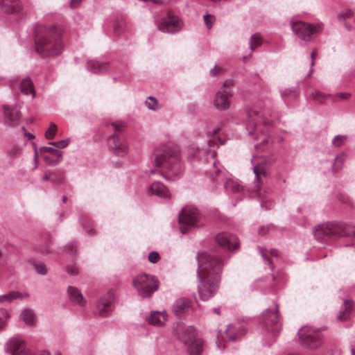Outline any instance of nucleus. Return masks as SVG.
<instances>
[{
    "mask_svg": "<svg viewBox=\"0 0 355 355\" xmlns=\"http://www.w3.org/2000/svg\"><path fill=\"white\" fill-rule=\"evenodd\" d=\"M4 121L6 125L15 126L21 119V113L17 105L10 107L3 105Z\"/></svg>",
    "mask_w": 355,
    "mask_h": 355,
    "instance_id": "f3484780",
    "label": "nucleus"
},
{
    "mask_svg": "<svg viewBox=\"0 0 355 355\" xmlns=\"http://www.w3.org/2000/svg\"><path fill=\"white\" fill-rule=\"evenodd\" d=\"M5 347L6 352L10 355H23L26 349L24 341L17 338H10Z\"/></svg>",
    "mask_w": 355,
    "mask_h": 355,
    "instance_id": "aec40b11",
    "label": "nucleus"
},
{
    "mask_svg": "<svg viewBox=\"0 0 355 355\" xmlns=\"http://www.w3.org/2000/svg\"><path fill=\"white\" fill-rule=\"evenodd\" d=\"M353 10H351V9H347L345 11H343V12L340 13L338 15V19L339 21H345L347 19L351 17L352 15H353Z\"/></svg>",
    "mask_w": 355,
    "mask_h": 355,
    "instance_id": "c03bdc74",
    "label": "nucleus"
},
{
    "mask_svg": "<svg viewBox=\"0 0 355 355\" xmlns=\"http://www.w3.org/2000/svg\"><path fill=\"white\" fill-rule=\"evenodd\" d=\"M21 129L24 131V137H26L28 140H31L35 138V136L32 133L26 132L25 131V128L24 126H22Z\"/></svg>",
    "mask_w": 355,
    "mask_h": 355,
    "instance_id": "4d7b16f0",
    "label": "nucleus"
},
{
    "mask_svg": "<svg viewBox=\"0 0 355 355\" xmlns=\"http://www.w3.org/2000/svg\"><path fill=\"white\" fill-rule=\"evenodd\" d=\"M268 168V166L266 162H261L257 163L253 167V172L255 175L254 184H255V192L258 197H261L258 188L259 187V179L260 175L266 176V170Z\"/></svg>",
    "mask_w": 355,
    "mask_h": 355,
    "instance_id": "4be33fe9",
    "label": "nucleus"
},
{
    "mask_svg": "<svg viewBox=\"0 0 355 355\" xmlns=\"http://www.w3.org/2000/svg\"><path fill=\"white\" fill-rule=\"evenodd\" d=\"M329 96H331V95L324 94L315 89H313L308 97V99L320 105L322 104Z\"/></svg>",
    "mask_w": 355,
    "mask_h": 355,
    "instance_id": "cd10ccee",
    "label": "nucleus"
},
{
    "mask_svg": "<svg viewBox=\"0 0 355 355\" xmlns=\"http://www.w3.org/2000/svg\"><path fill=\"white\" fill-rule=\"evenodd\" d=\"M217 73H222V69L216 64L213 69L210 70V75L215 76Z\"/></svg>",
    "mask_w": 355,
    "mask_h": 355,
    "instance_id": "5fc2aeb1",
    "label": "nucleus"
},
{
    "mask_svg": "<svg viewBox=\"0 0 355 355\" xmlns=\"http://www.w3.org/2000/svg\"><path fill=\"white\" fill-rule=\"evenodd\" d=\"M67 293L70 300L74 304L79 306H84L85 300L81 293L73 286H69Z\"/></svg>",
    "mask_w": 355,
    "mask_h": 355,
    "instance_id": "b1692460",
    "label": "nucleus"
},
{
    "mask_svg": "<svg viewBox=\"0 0 355 355\" xmlns=\"http://www.w3.org/2000/svg\"><path fill=\"white\" fill-rule=\"evenodd\" d=\"M159 254L156 251H152L148 254V261L150 263H155L159 260Z\"/></svg>",
    "mask_w": 355,
    "mask_h": 355,
    "instance_id": "09e8293b",
    "label": "nucleus"
},
{
    "mask_svg": "<svg viewBox=\"0 0 355 355\" xmlns=\"http://www.w3.org/2000/svg\"><path fill=\"white\" fill-rule=\"evenodd\" d=\"M50 145H53V146H55L58 148H65L68 146L69 144V140L67 139H62L59 141H56V142H49V143Z\"/></svg>",
    "mask_w": 355,
    "mask_h": 355,
    "instance_id": "8fccbe9b",
    "label": "nucleus"
},
{
    "mask_svg": "<svg viewBox=\"0 0 355 355\" xmlns=\"http://www.w3.org/2000/svg\"><path fill=\"white\" fill-rule=\"evenodd\" d=\"M281 96L286 105L295 100L298 96L297 91L294 88H287L281 92Z\"/></svg>",
    "mask_w": 355,
    "mask_h": 355,
    "instance_id": "c85d7f7f",
    "label": "nucleus"
},
{
    "mask_svg": "<svg viewBox=\"0 0 355 355\" xmlns=\"http://www.w3.org/2000/svg\"><path fill=\"white\" fill-rule=\"evenodd\" d=\"M139 295L142 297H149L158 289L157 280L152 275L141 274L138 275L132 282Z\"/></svg>",
    "mask_w": 355,
    "mask_h": 355,
    "instance_id": "6e6552de",
    "label": "nucleus"
},
{
    "mask_svg": "<svg viewBox=\"0 0 355 355\" xmlns=\"http://www.w3.org/2000/svg\"><path fill=\"white\" fill-rule=\"evenodd\" d=\"M226 334L227 335L229 340L231 341H235L239 338V335L234 333L233 327H232L230 324L228 325Z\"/></svg>",
    "mask_w": 355,
    "mask_h": 355,
    "instance_id": "49530a36",
    "label": "nucleus"
},
{
    "mask_svg": "<svg viewBox=\"0 0 355 355\" xmlns=\"http://www.w3.org/2000/svg\"><path fill=\"white\" fill-rule=\"evenodd\" d=\"M67 271L71 275H76L78 273V269L75 265H70L67 267Z\"/></svg>",
    "mask_w": 355,
    "mask_h": 355,
    "instance_id": "864d4df0",
    "label": "nucleus"
},
{
    "mask_svg": "<svg viewBox=\"0 0 355 355\" xmlns=\"http://www.w3.org/2000/svg\"><path fill=\"white\" fill-rule=\"evenodd\" d=\"M180 230L182 234H187L192 227L202 225L201 214L198 209L192 206L185 207L179 214Z\"/></svg>",
    "mask_w": 355,
    "mask_h": 355,
    "instance_id": "423d86ee",
    "label": "nucleus"
},
{
    "mask_svg": "<svg viewBox=\"0 0 355 355\" xmlns=\"http://www.w3.org/2000/svg\"><path fill=\"white\" fill-rule=\"evenodd\" d=\"M192 302L189 299L182 297L178 299L173 304V311L174 314L181 318L193 312Z\"/></svg>",
    "mask_w": 355,
    "mask_h": 355,
    "instance_id": "dca6fc26",
    "label": "nucleus"
},
{
    "mask_svg": "<svg viewBox=\"0 0 355 355\" xmlns=\"http://www.w3.org/2000/svg\"><path fill=\"white\" fill-rule=\"evenodd\" d=\"M197 261L198 293L200 298L206 301L218 292L223 262L220 257L206 252L200 253Z\"/></svg>",
    "mask_w": 355,
    "mask_h": 355,
    "instance_id": "f257e3e1",
    "label": "nucleus"
},
{
    "mask_svg": "<svg viewBox=\"0 0 355 355\" xmlns=\"http://www.w3.org/2000/svg\"><path fill=\"white\" fill-rule=\"evenodd\" d=\"M234 85V80H226L220 89L216 93L214 98V105L218 110H226L230 107L229 98L232 92L230 87Z\"/></svg>",
    "mask_w": 355,
    "mask_h": 355,
    "instance_id": "9d476101",
    "label": "nucleus"
},
{
    "mask_svg": "<svg viewBox=\"0 0 355 355\" xmlns=\"http://www.w3.org/2000/svg\"><path fill=\"white\" fill-rule=\"evenodd\" d=\"M35 248L39 252L42 253H49L50 252V243L48 241L44 245H38Z\"/></svg>",
    "mask_w": 355,
    "mask_h": 355,
    "instance_id": "de8ad7c7",
    "label": "nucleus"
},
{
    "mask_svg": "<svg viewBox=\"0 0 355 355\" xmlns=\"http://www.w3.org/2000/svg\"><path fill=\"white\" fill-rule=\"evenodd\" d=\"M216 241L219 246L230 251L236 250L239 247L237 237L230 233L221 232L216 235Z\"/></svg>",
    "mask_w": 355,
    "mask_h": 355,
    "instance_id": "ddd939ff",
    "label": "nucleus"
},
{
    "mask_svg": "<svg viewBox=\"0 0 355 355\" xmlns=\"http://www.w3.org/2000/svg\"><path fill=\"white\" fill-rule=\"evenodd\" d=\"M216 182H223V187L227 193H232L234 194H241L243 193L244 188L241 182L227 178L222 171H218L216 174Z\"/></svg>",
    "mask_w": 355,
    "mask_h": 355,
    "instance_id": "f8f14e48",
    "label": "nucleus"
},
{
    "mask_svg": "<svg viewBox=\"0 0 355 355\" xmlns=\"http://www.w3.org/2000/svg\"><path fill=\"white\" fill-rule=\"evenodd\" d=\"M347 138V135H338L332 139L331 144L336 148L340 147L345 143Z\"/></svg>",
    "mask_w": 355,
    "mask_h": 355,
    "instance_id": "4c0bfd02",
    "label": "nucleus"
},
{
    "mask_svg": "<svg viewBox=\"0 0 355 355\" xmlns=\"http://www.w3.org/2000/svg\"><path fill=\"white\" fill-rule=\"evenodd\" d=\"M315 239L322 243H328L334 238L351 237L352 242L346 245H355V226L340 222H330L322 224L313 230Z\"/></svg>",
    "mask_w": 355,
    "mask_h": 355,
    "instance_id": "7ed1b4c3",
    "label": "nucleus"
},
{
    "mask_svg": "<svg viewBox=\"0 0 355 355\" xmlns=\"http://www.w3.org/2000/svg\"><path fill=\"white\" fill-rule=\"evenodd\" d=\"M204 350V343L202 339H195L188 346L189 355H202Z\"/></svg>",
    "mask_w": 355,
    "mask_h": 355,
    "instance_id": "393cba45",
    "label": "nucleus"
},
{
    "mask_svg": "<svg viewBox=\"0 0 355 355\" xmlns=\"http://www.w3.org/2000/svg\"><path fill=\"white\" fill-rule=\"evenodd\" d=\"M345 309L340 311L337 315V319L343 320L347 318V315L349 313V309L352 306V302L349 300H344Z\"/></svg>",
    "mask_w": 355,
    "mask_h": 355,
    "instance_id": "f704fd0d",
    "label": "nucleus"
},
{
    "mask_svg": "<svg viewBox=\"0 0 355 355\" xmlns=\"http://www.w3.org/2000/svg\"><path fill=\"white\" fill-rule=\"evenodd\" d=\"M259 250L265 263L270 266L271 270H273L274 266L272 265V261L266 257L261 248L259 247Z\"/></svg>",
    "mask_w": 355,
    "mask_h": 355,
    "instance_id": "3c124183",
    "label": "nucleus"
},
{
    "mask_svg": "<svg viewBox=\"0 0 355 355\" xmlns=\"http://www.w3.org/2000/svg\"><path fill=\"white\" fill-rule=\"evenodd\" d=\"M23 355H34L33 354H32L31 352H29L28 350H27L26 349H25V352L24 354H23Z\"/></svg>",
    "mask_w": 355,
    "mask_h": 355,
    "instance_id": "774afa93",
    "label": "nucleus"
},
{
    "mask_svg": "<svg viewBox=\"0 0 355 355\" xmlns=\"http://www.w3.org/2000/svg\"><path fill=\"white\" fill-rule=\"evenodd\" d=\"M346 158V155L345 153H341L339 155H337L335 159L334 164L332 165V169L334 171L340 170L342 168L343 164Z\"/></svg>",
    "mask_w": 355,
    "mask_h": 355,
    "instance_id": "e433bc0d",
    "label": "nucleus"
},
{
    "mask_svg": "<svg viewBox=\"0 0 355 355\" xmlns=\"http://www.w3.org/2000/svg\"><path fill=\"white\" fill-rule=\"evenodd\" d=\"M350 96L349 93H343L340 92L337 94V96L338 98H343V99H347Z\"/></svg>",
    "mask_w": 355,
    "mask_h": 355,
    "instance_id": "bf43d9fd",
    "label": "nucleus"
},
{
    "mask_svg": "<svg viewBox=\"0 0 355 355\" xmlns=\"http://www.w3.org/2000/svg\"><path fill=\"white\" fill-rule=\"evenodd\" d=\"M156 166L166 169L176 178L180 177L184 171V166L180 159L179 150L176 147L166 146L155 157Z\"/></svg>",
    "mask_w": 355,
    "mask_h": 355,
    "instance_id": "20e7f679",
    "label": "nucleus"
},
{
    "mask_svg": "<svg viewBox=\"0 0 355 355\" xmlns=\"http://www.w3.org/2000/svg\"><path fill=\"white\" fill-rule=\"evenodd\" d=\"M33 268L36 272L39 275H44L46 274V268L44 263L41 262H35Z\"/></svg>",
    "mask_w": 355,
    "mask_h": 355,
    "instance_id": "79ce46f5",
    "label": "nucleus"
},
{
    "mask_svg": "<svg viewBox=\"0 0 355 355\" xmlns=\"http://www.w3.org/2000/svg\"><path fill=\"white\" fill-rule=\"evenodd\" d=\"M300 343L309 349H315L322 343L321 332L318 329L303 327L297 332Z\"/></svg>",
    "mask_w": 355,
    "mask_h": 355,
    "instance_id": "1a4fd4ad",
    "label": "nucleus"
},
{
    "mask_svg": "<svg viewBox=\"0 0 355 355\" xmlns=\"http://www.w3.org/2000/svg\"><path fill=\"white\" fill-rule=\"evenodd\" d=\"M147 320L150 324L161 326L166 320L164 311H153Z\"/></svg>",
    "mask_w": 355,
    "mask_h": 355,
    "instance_id": "a878e982",
    "label": "nucleus"
},
{
    "mask_svg": "<svg viewBox=\"0 0 355 355\" xmlns=\"http://www.w3.org/2000/svg\"><path fill=\"white\" fill-rule=\"evenodd\" d=\"M37 157H38V153H37V151L35 150V155H34V159H35L34 164H35V166L33 167V169L36 168L38 166Z\"/></svg>",
    "mask_w": 355,
    "mask_h": 355,
    "instance_id": "680f3d73",
    "label": "nucleus"
},
{
    "mask_svg": "<svg viewBox=\"0 0 355 355\" xmlns=\"http://www.w3.org/2000/svg\"><path fill=\"white\" fill-rule=\"evenodd\" d=\"M113 132L107 138V146L117 156H124L128 153V146L121 133L122 123H111L107 125Z\"/></svg>",
    "mask_w": 355,
    "mask_h": 355,
    "instance_id": "39448f33",
    "label": "nucleus"
},
{
    "mask_svg": "<svg viewBox=\"0 0 355 355\" xmlns=\"http://www.w3.org/2000/svg\"><path fill=\"white\" fill-rule=\"evenodd\" d=\"M18 153H19V148L17 147H14L10 150L9 154L10 155L16 156Z\"/></svg>",
    "mask_w": 355,
    "mask_h": 355,
    "instance_id": "052dcab7",
    "label": "nucleus"
},
{
    "mask_svg": "<svg viewBox=\"0 0 355 355\" xmlns=\"http://www.w3.org/2000/svg\"><path fill=\"white\" fill-rule=\"evenodd\" d=\"M265 321L277 324L279 321V305L275 303L274 309H267L265 313Z\"/></svg>",
    "mask_w": 355,
    "mask_h": 355,
    "instance_id": "c756f323",
    "label": "nucleus"
},
{
    "mask_svg": "<svg viewBox=\"0 0 355 355\" xmlns=\"http://www.w3.org/2000/svg\"><path fill=\"white\" fill-rule=\"evenodd\" d=\"M148 193L155 195L162 198L169 200L171 193L168 189L162 182H155L148 189Z\"/></svg>",
    "mask_w": 355,
    "mask_h": 355,
    "instance_id": "412c9836",
    "label": "nucleus"
},
{
    "mask_svg": "<svg viewBox=\"0 0 355 355\" xmlns=\"http://www.w3.org/2000/svg\"><path fill=\"white\" fill-rule=\"evenodd\" d=\"M51 182L53 185H60L64 182V174L59 170H54L51 171Z\"/></svg>",
    "mask_w": 355,
    "mask_h": 355,
    "instance_id": "473e14b6",
    "label": "nucleus"
},
{
    "mask_svg": "<svg viewBox=\"0 0 355 355\" xmlns=\"http://www.w3.org/2000/svg\"><path fill=\"white\" fill-rule=\"evenodd\" d=\"M51 172H49L48 174H46L42 177V182H46L47 180L51 181Z\"/></svg>",
    "mask_w": 355,
    "mask_h": 355,
    "instance_id": "e2e57ef3",
    "label": "nucleus"
},
{
    "mask_svg": "<svg viewBox=\"0 0 355 355\" xmlns=\"http://www.w3.org/2000/svg\"><path fill=\"white\" fill-rule=\"evenodd\" d=\"M314 56H315V53H314V52H312V53H311V67H313V64H314V62H313Z\"/></svg>",
    "mask_w": 355,
    "mask_h": 355,
    "instance_id": "69168bd1",
    "label": "nucleus"
},
{
    "mask_svg": "<svg viewBox=\"0 0 355 355\" xmlns=\"http://www.w3.org/2000/svg\"><path fill=\"white\" fill-rule=\"evenodd\" d=\"M126 27V22L125 21H118L114 26V32L116 35H120Z\"/></svg>",
    "mask_w": 355,
    "mask_h": 355,
    "instance_id": "ea45409f",
    "label": "nucleus"
},
{
    "mask_svg": "<svg viewBox=\"0 0 355 355\" xmlns=\"http://www.w3.org/2000/svg\"><path fill=\"white\" fill-rule=\"evenodd\" d=\"M67 250L71 254H74L77 252V246L73 243H69L66 246Z\"/></svg>",
    "mask_w": 355,
    "mask_h": 355,
    "instance_id": "603ef678",
    "label": "nucleus"
},
{
    "mask_svg": "<svg viewBox=\"0 0 355 355\" xmlns=\"http://www.w3.org/2000/svg\"><path fill=\"white\" fill-rule=\"evenodd\" d=\"M20 318L28 325H33L35 320V315L33 310L28 309L24 310L21 315Z\"/></svg>",
    "mask_w": 355,
    "mask_h": 355,
    "instance_id": "2f4dec72",
    "label": "nucleus"
},
{
    "mask_svg": "<svg viewBox=\"0 0 355 355\" xmlns=\"http://www.w3.org/2000/svg\"><path fill=\"white\" fill-rule=\"evenodd\" d=\"M17 298H22L21 294L18 291H11L8 294L0 295V303L4 301L11 302Z\"/></svg>",
    "mask_w": 355,
    "mask_h": 355,
    "instance_id": "72a5a7b5",
    "label": "nucleus"
},
{
    "mask_svg": "<svg viewBox=\"0 0 355 355\" xmlns=\"http://www.w3.org/2000/svg\"><path fill=\"white\" fill-rule=\"evenodd\" d=\"M178 339L184 344H187L195 336V329L193 326H186L183 323H178L175 329Z\"/></svg>",
    "mask_w": 355,
    "mask_h": 355,
    "instance_id": "a211bd4d",
    "label": "nucleus"
},
{
    "mask_svg": "<svg viewBox=\"0 0 355 355\" xmlns=\"http://www.w3.org/2000/svg\"><path fill=\"white\" fill-rule=\"evenodd\" d=\"M182 20L178 16L168 15L161 19L157 28L163 33H175L182 29Z\"/></svg>",
    "mask_w": 355,
    "mask_h": 355,
    "instance_id": "9b49d317",
    "label": "nucleus"
},
{
    "mask_svg": "<svg viewBox=\"0 0 355 355\" xmlns=\"http://www.w3.org/2000/svg\"><path fill=\"white\" fill-rule=\"evenodd\" d=\"M270 254L274 257H277L278 254H279V252L277 250L275 249H271L270 251Z\"/></svg>",
    "mask_w": 355,
    "mask_h": 355,
    "instance_id": "0e129e2a",
    "label": "nucleus"
},
{
    "mask_svg": "<svg viewBox=\"0 0 355 355\" xmlns=\"http://www.w3.org/2000/svg\"><path fill=\"white\" fill-rule=\"evenodd\" d=\"M82 2V0H71L70 6L72 8L78 7Z\"/></svg>",
    "mask_w": 355,
    "mask_h": 355,
    "instance_id": "6e6d98bb",
    "label": "nucleus"
},
{
    "mask_svg": "<svg viewBox=\"0 0 355 355\" xmlns=\"http://www.w3.org/2000/svg\"><path fill=\"white\" fill-rule=\"evenodd\" d=\"M20 89L24 94L28 95L31 94L33 98L35 97V93L33 85L28 77L24 78L20 84Z\"/></svg>",
    "mask_w": 355,
    "mask_h": 355,
    "instance_id": "7c9ffc66",
    "label": "nucleus"
},
{
    "mask_svg": "<svg viewBox=\"0 0 355 355\" xmlns=\"http://www.w3.org/2000/svg\"><path fill=\"white\" fill-rule=\"evenodd\" d=\"M148 1H152L156 4L163 5L168 3L170 2V0H149Z\"/></svg>",
    "mask_w": 355,
    "mask_h": 355,
    "instance_id": "13d9d810",
    "label": "nucleus"
},
{
    "mask_svg": "<svg viewBox=\"0 0 355 355\" xmlns=\"http://www.w3.org/2000/svg\"><path fill=\"white\" fill-rule=\"evenodd\" d=\"M57 132V126L54 123H51L49 129L45 132V137L47 139H52Z\"/></svg>",
    "mask_w": 355,
    "mask_h": 355,
    "instance_id": "a19ab883",
    "label": "nucleus"
},
{
    "mask_svg": "<svg viewBox=\"0 0 355 355\" xmlns=\"http://www.w3.org/2000/svg\"><path fill=\"white\" fill-rule=\"evenodd\" d=\"M40 150L42 153H49L56 157L53 162L50 163L51 165L54 166L62 161V154L60 150L50 146H42Z\"/></svg>",
    "mask_w": 355,
    "mask_h": 355,
    "instance_id": "bb28decb",
    "label": "nucleus"
},
{
    "mask_svg": "<svg viewBox=\"0 0 355 355\" xmlns=\"http://www.w3.org/2000/svg\"><path fill=\"white\" fill-rule=\"evenodd\" d=\"M40 355H51L50 352L47 350H44L40 352Z\"/></svg>",
    "mask_w": 355,
    "mask_h": 355,
    "instance_id": "338daca9",
    "label": "nucleus"
},
{
    "mask_svg": "<svg viewBox=\"0 0 355 355\" xmlns=\"http://www.w3.org/2000/svg\"><path fill=\"white\" fill-rule=\"evenodd\" d=\"M9 317V314L7 311L4 309H0V329L3 328L6 324V320Z\"/></svg>",
    "mask_w": 355,
    "mask_h": 355,
    "instance_id": "a18cd8bd",
    "label": "nucleus"
},
{
    "mask_svg": "<svg viewBox=\"0 0 355 355\" xmlns=\"http://www.w3.org/2000/svg\"><path fill=\"white\" fill-rule=\"evenodd\" d=\"M114 295L107 292L97 302L96 307L101 316L108 315L114 309Z\"/></svg>",
    "mask_w": 355,
    "mask_h": 355,
    "instance_id": "2eb2a0df",
    "label": "nucleus"
},
{
    "mask_svg": "<svg viewBox=\"0 0 355 355\" xmlns=\"http://www.w3.org/2000/svg\"><path fill=\"white\" fill-rule=\"evenodd\" d=\"M261 37L259 33L253 34L249 42V48L252 51H254L257 46L261 44Z\"/></svg>",
    "mask_w": 355,
    "mask_h": 355,
    "instance_id": "c9c22d12",
    "label": "nucleus"
},
{
    "mask_svg": "<svg viewBox=\"0 0 355 355\" xmlns=\"http://www.w3.org/2000/svg\"><path fill=\"white\" fill-rule=\"evenodd\" d=\"M146 106L151 110H156L158 109V102L157 100L153 96L148 97L147 100L145 101Z\"/></svg>",
    "mask_w": 355,
    "mask_h": 355,
    "instance_id": "58836bf2",
    "label": "nucleus"
},
{
    "mask_svg": "<svg viewBox=\"0 0 355 355\" xmlns=\"http://www.w3.org/2000/svg\"><path fill=\"white\" fill-rule=\"evenodd\" d=\"M109 67V64L105 62H99L98 60H91L87 62V69L94 73H103Z\"/></svg>",
    "mask_w": 355,
    "mask_h": 355,
    "instance_id": "5701e85b",
    "label": "nucleus"
},
{
    "mask_svg": "<svg viewBox=\"0 0 355 355\" xmlns=\"http://www.w3.org/2000/svg\"><path fill=\"white\" fill-rule=\"evenodd\" d=\"M291 28L294 34L304 41H311L323 28L322 23L309 24L302 21H291Z\"/></svg>",
    "mask_w": 355,
    "mask_h": 355,
    "instance_id": "0eeeda50",
    "label": "nucleus"
},
{
    "mask_svg": "<svg viewBox=\"0 0 355 355\" xmlns=\"http://www.w3.org/2000/svg\"><path fill=\"white\" fill-rule=\"evenodd\" d=\"M246 129L250 135L258 134V128L257 127L259 123H266L265 121L261 119L260 114L256 110L248 109L246 111Z\"/></svg>",
    "mask_w": 355,
    "mask_h": 355,
    "instance_id": "4468645a",
    "label": "nucleus"
},
{
    "mask_svg": "<svg viewBox=\"0 0 355 355\" xmlns=\"http://www.w3.org/2000/svg\"><path fill=\"white\" fill-rule=\"evenodd\" d=\"M1 11L6 14L17 15L22 11L21 0H0Z\"/></svg>",
    "mask_w": 355,
    "mask_h": 355,
    "instance_id": "6ab92c4d",
    "label": "nucleus"
},
{
    "mask_svg": "<svg viewBox=\"0 0 355 355\" xmlns=\"http://www.w3.org/2000/svg\"><path fill=\"white\" fill-rule=\"evenodd\" d=\"M62 28L56 25L40 26L35 31V51L42 57L59 55L63 49Z\"/></svg>",
    "mask_w": 355,
    "mask_h": 355,
    "instance_id": "f03ea898",
    "label": "nucleus"
},
{
    "mask_svg": "<svg viewBox=\"0 0 355 355\" xmlns=\"http://www.w3.org/2000/svg\"><path fill=\"white\" fill-rule=\"evenodd\" d=\"M205 24L208 29H210L214 24L215 20V17L212 15H209L208 13L205 14L203 17Z\"/></svg>",
    "mask_w": 355,
    "mask_h": 355,
    "instance_id": "37998d69",
    "label": "nucleus"
}]
</instances>
